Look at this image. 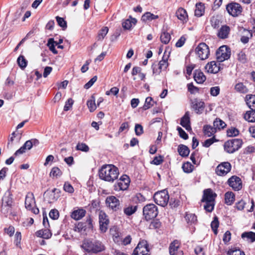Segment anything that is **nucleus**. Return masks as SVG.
<instances>
[{
  "mask_svg": "<svg viewBox=\"0 0 255 255\" xmlns=\"http://www.w3.org/2000/svg\"><path fill=\"white\" fill-rule=\"evenodd\" d=\"M100 179L108 182H113L119 174L118 168L112 164L103 165L99 171Z\"/></svg>",
  "mask_w": 255,
  "mask_h": 255,
  "instance_id": "nucleus-1",
  "label": "nucleus"
},
{
  "mask_svg": "<svg viewBox=\"0 0 255 255\" xmlns=\"http://www.w3.org/2000/svg\"><path fill=\"white\" fill-rule=\"evenodd\" d=\"M81 247L89 254H97L105 250V246L101 242L95 240H85Z\"/></svg>",
  "mask_w": 255,
  "mask_h": 255,
  "instance_id": "nucleus-2",
  "label": "nucleus"
},
{
  "mask_svg": "<svg viewBox=\"0 0 255 255\" xmlns=\"http://www.w3.org/2000/svg\"><path fill=\"white\" fill-rule=\"evenodd\" d=\"M243 141L241 139L229 140L224 143V149L229 153H233L241 147Z\"/></svg>",
  "mask_w": 255,
  "mask_h": 255,
  "instance_id": "nucleus-3",
  "label": "nucleus"
},
{
  "mask_svg": "<svg viewBox=\"0 0 255 255\" xmlns=\"http://www.w3.org/2000/svg\"><path fill=\"white\" fill-rule=\"evenodd\" d=\"M154 202L162 207L165 206L169 201V196L168 192L163 190L155 193L153 196Z\"/></svg>",
  "mask_w": 255,
  "mask_h": 255,
  "instance_id": "nucleus-4",
  "label": "nucleus"
},
{
  "mask_svg": "<svg viewBox=\"0 0 255 255\" xmlns=\"http://www.w3.org/2000/svg\"><path fill=\"white\" fill-rule=\"evenodd\" d=\"M158 213L157 207L153 204H147L143 208V214L147 221L155 218Z\"/></svg>",
  "mask_w": 255,
  "mask_h": 255,
  "instance_id": "nucleus-5",
  "label": "nucleus"
},
{
  "mask_svg": "<svg viewBox=\"0 0 255 255\" xmlns=\"http://www.w3.org/2000/svg\"><path fill=\"white\" fill-rule=\"evenodd\" d=\"M25 207L33 213L36 215L39 212V209L36 207V203L34 195L32 193H28L25 197Z\"/></svg>",
  "mask_w": 255,
  "mask_h": 255,
  "instance_id": "nucleus-6",
  "label": "nucleus"
},
{
  "mask_svg": "<svg viewBox=\"0 0 255 255\" xmlns=\"http://www.w3.org/2000/svg\"><path fill=\"white\" fill-rule=\"evenodd\" d=\"M231 49L226 45H223L216 51V58L218 62H221L230 58Z\"/></svg>",
  "mask_w": 255,
  "mask_h": 255,
  "instance_id": "nucleus-7",
  "label": "nucleus"
},
{
  "mask_svg": "<svg viewBox=\"0 0 255 255\" xmlns=\"http://www.w3.org/2000/svg\"><path fill=\"white\" fill-rule=\"evenodd\" d=\"M195 52L201 60H205L208 58L210 51L208 46L205 43H200L195 49Z\"/></svg>",
  "mask_w": 255,
  "mask_h": 255,
  "instance_id": "nucleus-8",
  "label": "nucleus"
},
{
  "mask_svg": "<svg viewBox=\"0 0 255 255\" xmlns=\"http://www.w3.org/2000/svg\"><path fill=\"white\" fill-rule=\"evenodd\" d=\"M130 180L128 176L124 175L118 182L115 184L114 186V189L116 191H120L121 190H127L129 184Z\"/></svg>",
  "mask_w": 255,
  "mask_h": 255,
  "instance_id": "nucleus-9",
  "label": "nucleus"
},
{
  "mask_svg": "<svg viewBox=\"0 0 255 255\" xmlns=\"http://www.w3.org/2000/svg\"><path fill=\"white\" fill-rule=\"evenodd\" d=\"M147 243L145 240L140 241L133 250L132 255H149Z\"/></svg>",
  "mask_w": 255,
  "mask_h": 255,
  "instance_id": "nucleus-10",
  "label": "nucleus"
},
{
  "mask_svg": "<svg viewBox=\"0 0 255 255\" xmlns=\"http://www.w3.org/2000/svg\"><path fill=\"white\" fill-rule=\"evenodd\" d=\"M106 205L114 211H117L121 209V206L119 200L114 196H109L106 199Z\"/></svg>",
  "mask_w": 255,
  "mask_h": 255,
  "instance_id": "nucleus-11",
  "label": "nucleus"
},
{
  "mask_svg": "<svg viewBox=\"0 0 255 255\" xmlns=\"http://www.w3.org/2000/svg\"><path fill=\"white\" fill-rule=\"evenodd\" d=\"M168 57H165L164 55L163 56L162 59L160 60L157 65L153 64L152 65V72L153 74L159 75L162 70L164 71L166 69L168 66Z\"/></svg>",
  "mask_w": 255,
  "mask_h": 255,
  "instance_id": "nucleus-12",
  "label": "nucleus"
},
{
  "mask_svg": "<svg viewBox=\"0 0 255 255\" xmlns=\"http://www.w3.org/2000/svg\"><path fill=\"white\" fill-rule=\"evenodd\" d=\"M100 230L103 233H105L108 228L110 221L108 215L103 211H101L99 214Z\"/></svg>",
  "mask_w": 255,
  "mask_h": 255,
  "instance_id": "nucleus-13",
  "label": "nucleus"
},
{
  "mask_svg": "<svg viewBox=\"0 0 255 255\" xmlns=\"http://www.w3.org/2000/svg\"><path fill=\"white\" fill-rule=\"evenodd\" d=\"M226 9L230 15L237 16L241 13L243 9L239 3L231 2L227 5Z\"/></svg>",
  "mask_w": 255,
  "mask_h": 255,
  "instance_id": "nucleus-14",
  "label": "nucleus"
},
{
  "mask_svg": "<svg viewBox=\"0 0 255 255\" xmlns=\"http://www.w3.org/2000/svg\"><path fill=\"white\" fill-rule=\"evenodd\" d=\"M231 164L229 162H223L219 164L215 169L216 173L221 176H225L231 170Z\"/></svg>",
  "mask_w": 255,
  "mask_h": 255,
  "instance_id": "nucleus-15",
  "label": "nucleus"
},
{
  "mask_svg": "<svg viewBox=\"0 0 255 255\" xmlns=\"http://www.w3.org/2000/svg\"><path fill=\"white\" fill-rule=\"evenodd\" d=\"M228 184L234 190L239 191L242 188V182L241 178L237 176H233L228 180Z\"/></svg>",
  "mask_w": 255,
  "mask_h": 255,
  "instance_id": "nucleus-16",
  "label": "nucleus"
},
{
  "mask_svg": "<svg viewBox=\"0 0 255 255\" xmlns=\"http://www.w3.org/2000/svg\"><path fill=\"white\" fill-rule=\"evenodd\" d=\"M217 194L214 193L212 189H207L204 191V194L202 199V202H215V198Z\"/></svg>",
  "mask_w": 255,
  "mask_h": 255,
  "instance_id": "nucleus-17",
  "label": "nucleus"
},
{
  "mask_svg": "<svg viewBox=\"0 0 255 255\" xmlns=\"http://www.w3.org/2000/svg\"><path fill=\"white\" fill-rule=\"evenodd\" d=\"M192 107L194 110L195 112L198 114H200L203 113L204 108V102L199 99H194L192 103Z\"/></svg>",
  "mask_w": 255,
  "mask_h": 255,
  "instance_id": "nucleus-18",
  "label": "nucleus"
},
{
  "mask_svg": "<svg viewBox=\"0 0 255 255\" xmlns=\"http://www.w3.org/2000/svg\"><path fill=\"white\" fill-rule=\"evenodd\" d=\"M180 125L187 130H191L190 126V115L189 112H186L183 117L181 119Z\"/></svg>",
  "mask_w": 255,
  "mask_h": 255,
  "instance_id": "nucleus-19",
  "label": "nucleus"
},
{
  "mask_svg": "<svg viewBox=\"0 0 255 255\" xmlns=\"http://www.w3.org/2000/svg\"><path fill=\"white\" fill-rule=\"evenodd\" d=\"M205 69L208 73L215 74L220 70V67L215 61H213L208 63L205 66Z\"/></svg>",
  "mask_w": 255,
  "mask_h": 255,
  "instance_id": "nucleus-20",
  "label": "nucleus"
},
{
  "mask_svg": "<svg viewBox=\"0 0 255 255\" xmlns=\"http://www.w3.org/2000/svg\"><path fill=\"white\" fill-rule=\"evenodd\" d=\"M194 79L198 84H202L206 80V77L200 70H196L194 72Z\"/></svg>",
  "mask_w": 255,
  "mask_h": 255,
  "instance_id": "nucleus-21",
  "label": "nucleus"
},
{
  "mask_svg": "<svg viewBox=\"0 0 255 255\" xmlns=\"http://www.w3.org/2000/svg\"><path fill=\"white\" fill-rule=\"evenodd\" d=\"M86 210L83 209H78L72 212L71 217L75 220H79L85 216Z\"/></svg>",
  "mask_w": 255,
  "mask_h": 255,
  "instance_id": "nucleus-22",
  "label": "nucleus"
},
{
  "mask_svg": "<svg viewBox=\"0 0 255 255\" xmlns=\"http://www.w3.org/2000/svg\"><path fill=\"white\" fill-rule=\"evenodd\" d=\"M176 15L178 19L183 22H186L188 19V15L186 10L182 7L179 8L177 10Z\"/></svg>",
  "mask_w": 255,
  "mask_h": 255,
  "instance_id": "nucleus-23",
  "label": "nucleus"
},
{
  "mask_svg": "<svg viewBox=\"0 0 255 255\" xmlns=\"http://www.w3.org/2000/svg\"><path fill=\"white\" fill-rule=\"evenodd\" d=\"M32 147V143L30 140H27L24 144L14 153L15 156L22 154L26 149L29 150Z\"/></svg>",
  "mask_w": 255,
  "mask_h": 255,
  "instance_id": "nucleus-24",
  "label": "nucleus"
},
{
  "mask_svg": "<svg viewBox=\"0 0 255 255\" xmlns=\"http://www.w3.org/2000/svg\"><path fill=\"white\" fill-rule=\"evenodd\" d=\"M230 30L229 26L223 25L219 29L217 35L220 38L225 39L228 37Z\"/></svg>",
  "mask_w": 255,
  "mask_h": 255,
  "instance_id": "nucleus-25",
  "label": "nucleus"
},
{
  "mask_svg": "<svg viewBox=\"0 0 255 255\" xmlns=\"http://www.w3.org/2000/svg\"><path fill=\"white\" fill-rule=\"evenodd\" d=\"M35 235L38 237L46 239H49L52 236V234L50 231L47 228L37 231L35 233Z\"/></svg>",
  "mask_w": 255,
  "mask_h": 255,
  "instance_id": "nucleus-26",
  "label": "nucleus"
},
{
  "mask_svg": "<svg viewBox=\"0 0 255 255\" xmlns=\"http://www.w3.org/2000/svg\"><path fill=\"white\" fill-rule=\"evenodd\" d=\"M246 99L247 104L251 110L255 111V95H247Z\"/></svg>",
  "mask_w": 255,
  "mask_h": 255,
  "instance_id": "nucleus-27",
  "label": "nucleus"
},
{
  "mask_svg": "<svg viewBox=\"0 0 255 255\" xmlns=\"http://www.w3.org/2000/svg\"><path fill=\"white\" fill-rule=\"evenodd\" d=\"M179 248V243L178 241L175 240L172 242L169 248V254L170 255H177V251Z\"/></svg>",
  "mask_w": 255,
  "mask_h": 255,
  "instance_id": "nucleus-28",
  "label": "nucleus"
},
{
  "mask_svg": "<svg viewBox=\"0 0 255 255\" xmlns=\"http://www.w3.org/2000/svg\"><path fill=\"white\" fill-rule=\"evenodd\" d=\"M177 149L179 155L182 157H187L188 156L190 153V150L189 148L185 145H179Z\"/></svg>",
  "mask_w": 255,
  "mask_h": 255,
  "instance_id": "nucleus-29",
  "label": "nucleus"
},
{
  "mask_svg": "<svg viewBox=\"0 0 255 255\" xmlns=\"http://www.w3.org/2000/svg\"><path fill=\"white\" fill-rule=\"evenodd\" d=\"M13 200L12 198V195L9 191H7L4 194L2 199V204L4 205H8L12 206Z\"/></svg>",
  "mask_w": 255,
  "mask_h": 255,
  "instance_id": "nucleus-30",
  "label": "nucleus"
},
{
  "mask_svg": "<svg viewBox=\"0 0 255 255\" xmlns=\"http://www.w3.org/2000/svg\"><path fill=\"white\" fill-rule=\"evenodd\" d=\"M205 12V6L203 3L201 2L197 3L196 4V8L195 10V15L200 17L203 15Z\"/></svg>",
  "mask_w": 255,
  "mask_h": 255,
  "instance_id": "nucleus-31",
  "label": "nucleus"
},
{
  "mask_svg": "<svg viewBox=\"0 0 255 255\" xmlns=\"http://www.w3.org/2000/svg\"><path fill=\"white\" fill-rule=\"evenodd\" d=\"M158 18V16L157 15H154L150 12H146L142 16L141 20L144 22L150 21Z\"/></svg>",
  "mask_w": 255,
  "mask_h": 255,
  "instance_id": "nucleus-32",
  "label": "nucleus"
},
{
  "mask_svg": "<svg viewBox=\"0 0 255 255\" xmlns=\"http://www.w3.org/2000/svg\"><path fill=\"white\" fill-rule=\"evenodd\" d=\"M204 133L207 137H210L213 135L216 131L215 128L211 126L206 125L203 127Z\"/></svg>",
  "mask_w": 255,
  "mask_h": 255,
  "instance_id": "nucleus-33",
  "label": "nucleus"
},
{
  "mask_svg": "<svg viewBox=\"0 0 255 255\" xmlns=\"http://www.w3.org/2000/svg\"><path fill=\"white\" fill-rule=\"evenodd\" d=\"M235 200V195L232 192H228L225 194V203L229 205H232Z\"/></svg>",
  "mask_w": 255,
  "mask_h": 255,
  "instance_id": "nucleus-34",
  "label": "nucleus"
},
{
  "mask_svg": "<svg viewBox=\"0 0 255 255\" xmlns=\"http://www.w3.org/2000/svg\"><path fill=\"white\" fill-rule=\"evenodd\" d=\"M244 118L249 122H255V111L250 110L246 112Z\"/></svg>",
  "mask_w": 255,
  "mask_h": 255,
  "instance_id": "nucleus-35",
  "label": "nucleus"
},
{
  "mask_svg": "<svg viewBox=\"0 0 255 255\" xmlns=\"http://www.w3.org/2000/svg\"><path fill=\"white\" fill-rule=\"evenodd\" d=\"M185 218L187 223L190 225L194 224L197 221V217L192 213H186Z\"/></svg>",
  "mask_w": 255,
  "mask_h": 255,
  "instance_id": "nucleus-36",
  "label": "nucleus"
},
{
  "mask_svg": "<svg viewBox=\"0 0 255 255\" xmlns=\"http://www.w3.org/2000/svg\"><path fill=\"white\" fill-rule=\"evenodd\" d=\"M235 89L236 91L243 94H246L249 91L247 87L243 83H239L236 84Z\"/></svg>",
  "mask_w": 255,
  "mask_h": 255,
  "instance_id": "nucleus-37",
  "label": "nucleus"
},
{
  "mask_svg": "<svg viewBox=\"0 0 255 255\" xmlns=\"http://www.w3.org/2000/svg\"><path fill=\"white\" fill-rule=\"evenodd\" d=\"M17 62L18 66L22 69H24L27 65V61L25 59L23 55H20L18 57L17 59Z\"/></svg>",
  "mask_w": 255,
  "mask_h": 255,
  "instance_id": "nucleus-38",
  "label": "nucleus"
},
{
  "mask_svg": "<svg viewBox=\"0 0 255 255\" xmlns=\"http://www.w3.org/2000/svg\"><path fill=\"white\" fill-rule=\"evenodd\" d=\"M219 222L217 216H215L213 221L211 223V228L215 235L218 234V228L219 227Z\"/></svg>",
  "mask_w": 255,
  "mask_h": 255,
  "instance_id": "nucleus-39",
  "label": "nucleus"
},
{
  "mask_svg": "<svg viewBox=\"0 0 255 255\" xmlns=\"http://www.w3.org/2000/svg\"><path fill=\"white\" fill-rule=\"evenodd\" d=\"M213 125L215 129H223L226 126V123L220 119H216Z\"/></svg>",
  "mask_w": 255,
  "mask_h": 255,
  "instance_id": "nucleus-40",
  "label": "nucleus"
},
{
  "mask_svg": "<svg viewBox=\"0 0 255 255\" xmlns=\"http://www.w3.org/2000/svg\"><path fill=\"white\" fill-rule=\"evenodd\" d=\"M87 105L91 112H94L96 109L97 106L95 104V97L93 96L91 97L90 100L87 101Z\"/></svg>",
  "mask_w": 255,
  "mask_h": 255,
  "instance_id": "nucleus-41",
  "label": "nucleus"
},
{
  "mask_svg": "<svg viewBox=\"0 0 255 255\" xmlns=\"http://www.w3.org/2000/svg\"><path fill=\"white\" fill-rule=\"evenodd\" d=\"M171 36L169 33L162 32L160 35L161 42L165 44H167L170 40Z\"/></svg>",
  "mask_w": 255,
  "mask_h": 255,
  "instance_id": "nucleus-42",
  "label": "nucleus"
},
{
  "mask_svg": "<svg viewBox=\"0 0 255 255\" xmlns=\"http://www.w3.org/2000/svg\"><path fill=\"white\" fill-rule=\"evenodd\" d=\"M154 101L151 97H148L146 98L145 103L142 107L143 110H146L153 106Z\"/></svg>",
  "mask_w": 255,
  "mask_h": 255,
  "instance_id": "nucleus-43",
  "label": "nucleus"
},
{
  "mask_svg": "<svg viewBox=\"0 0 255 255\" xmlns=\"http://www.w3.org/2000/svg\"><path fill=\"white\" fill-rule=\"evenodd\" d=\"M136 206H130L125 208L124 209V212L126 215L128 216H130L134 213L136 212Z\"/></svg>",
  "mask_w": 255,
  "mask_h": 255,
  "instance_id": "nucleus-44",
  "label": "nucleus"
},
{
  "mask_svg": "<svg viewBox=\"0 0 255 255\" xmlns=\"http://www.w3.org/2000/svg\"><path fill=\"white\" fill-rule=\"evenodd\" d=\"M242 237L243 238H246L251 242H254L255 241V233L252 232H245L242 234Z\"/></svg>",
  "mask_w": 255,
  "mask_h": 255,
  "instance_id": "nucleus-45",
  "label": "nucleus"
},
{
  "mask_svg": "<svg viewBox=\"0 0 255 255\" xmlns=\"http://www.w3.org/2000/svg\"><path fill=\"white\" fill-rule=\"evenodd\" d=\"M228 255H245L244 252L236 248H231L227 252Z\"/></svg>",
  "mask_w": 255,
  "mask_h": 255,
  "instance_id": "nucleus-46",
  "label": "nucleus"
},
{
  "mask_svg": "<svg viewBox=\"0 0 255 255\" xmlns=\"http://www.w3.org/2000/svg\"><path fill=\"white\" fill-rule=\"evenodd\" d=\"M193 165L189 162H187L183 164L182 168L184 172L186 173H190L193 171Z\"/></svg>",
  "mask_w": 255,
  "mask_h": 255,
  "instance_id": "nucleus-47",
  "label": "nucleus"
},
{
  "mask_svg": "<svg viewBox=\"0 0 255 255\" xmlns=\"http://www.w3.org/2000/svg\"><path fill=\"white\" fill-rule=\"evenodd\" d=\"M108 31L109 29L107 27H104L101 30H100L98 33V40H103L108 33Z\"/></svg>",
  "mask_w": 255,
  "mask_h": 255,
  "instance_id": "nucleus-48",
  "label": "nucleus"
},
{
  "mask_svg": "<svg viewBox=\"0 0 255 255\" xmlns=\"http://www.w3.org/2000/svg\"><path fill=\"white\" fill-rule=\"evenodd\" d=\"M12 206L2 204L1 212L4 215L11 214L12 212Z\"/></svg>",
  "mask_w": 255,
  "mask_h": 255,
  "instance_id": "nucleus-49",
  "label": "nucleus"
},
{
  "mask_svg": "<svg viewBox=\"0 0 255 255\" xmlns=\"http://www.w3.org/2000/svg\"><path fill=\"white\" fill-rule=\"evenodd\" d=\"M62 175V171L60 169L57 167H54L52 168L51 172L50 173V176L51 177H56L60 176Z\"/></svg>",
  "mask_w": 255,
  "mask_h": 255,
  "instance_id": "nucleus-50",
  "label": "nucleus"
},
{
  "mask_svg": "<svg viewBox=\"0 0 255 255\" xmlns=\"http://www.w3.org/2000/svg\"><path fill=\"white\" fill-rule=\"evenodd\" d=\"M239 134V130L235 128H231L227 130V136L229 137L236 136L238 135Z\"/></svg>",
  "mask_w": 255,
  "mask_h": 255,
  "instance_id": "nucleus-51",
  "label": "nucleus"
},
{
  "mask_svg": "<svg viewBox=\"0 0 255 255\" xmlns=\"http://www.w3.org/2000/svg\"><path fill=\"white\" fill-rule=\"evenodd\" d=\"M76 149L84 152H88L89 150V146L84 143L79 142L76 145Z\"/></svg>",
  "mask_w": 255,
  "mask_h": 255,
  "instance_id": "nucleus-52",
  "label": "nucleus"
},
{
  "mask_svg": "<svg viewBox=\"0 0 255 255\" xmlns=\"http://www.w3.org/2000/svg\"><path fill=\"white\" fill-rule=\"evenodd\" d=\"M205 203L204 205V208L206 211L208 212H211L214 208L215 202H209L208 201L204 202Z\"/></svg>",
  "mask_w": 255,
  "mask_h": 255,
  "instance_id": "nucleus-53",
  "label": "nucleus"
},
{
  "mask_svg": "<svg viewBox=\"0 0 255 255\" xmlns=\"http://www.w3.org/2000/svg\"><path fill=\"white\" fill-rule=\"evenodd\" d=\"M55 41L53 38H50L47 43V46L49 47V50L52 51L54 54H57L58 51L55 48Z\"/></svg>",
  "mask_w": 255,
  "mask_h": 255,
  "instance_id": "nucleus-54",
  "label": "nucleus"
},
{
  "mask_svg": "<svg viewBox=\"0 0 255 255\" xmlns=\"http://www.w3.org/2000/svg\"><path fill=\"white\" fill-rule=\"evenodd\" d=\"M87 225L84 222H79L75 227L74 231L77 232H81L82 231H85L87 229Z\"/></svg>",
  "mask_w": 255,
  "mask_h": 255,
  "instance_id": "nucleus-55",
  "label": "nucleus"
},
{
  "mask_svg": "<svg viewBox=\"0 0 255 255\" xmlns=\"http://www.w3.org/2000/svg\"><path fill=\"white\" fill-rule=\"evenodd\" d=\"M56 21L58 24L63 29L67 27V23L63 18L60 17L58 16L56 17Z\"/></svg>",
  "mask_w": 255,
  "mask_h": 255,
  "instance_id": "nucleus-56",
  "label": "nucleus"
},
{
  "mask_svg": "<svg viewBox=\"0 0 255 255\" xmlns=\"http://www.w3.org/2000/svg\"><path fill=\"white\" fill-rule=\"evenodd\" d=\"M163 161V157L161 155L155 156L154 157L153 160L151 161V163L154 165H159Z\"/></svg>",
  "mask_w": 255,
  "mask_h": 255,
  "instance_id": "nucleus-57",
  "label": "nucleus"
},
{
  "mask_svg": "<svg viewBox=\"0 0 255 255\" xmlns=\"http://www.w3.org/2000/svg\"><path fill=\"white\" fill-rule=\"evenodd\" d=\"M238 60L242 63H245L247 61V56L243 51H240L238 55Z\"/></svg>",
  "mask_w": 255,
  "mask_h": 255,
  "instance_id": "nucleus-58",
  "label": "nucleus"
},
{
  "mask_svg": "<svg viewBox=\"0 0 255 255\" xmlns=\"http://www.w3.org/2000/svg\"><path fill=\"white\" fill-rule=\"evenodd\" d=\"M217 140L216 139L215 136H213L212 137V138H209V139H206L204 142V143H203V145L204 146V147H209L211 145H212L213 143H214L215 142L217 141Z\"/></svg>",
  "mask_w": 255,
  "mask_h": 255,
  "instance_id": "nucleus-59",
  "label": "nucleus"
},
{
  "mask_svg": "<svg viewBox=\"0 0 255 255\" xmlns=\"http://www.w3.org/2000/svg\"><path fill=\"white\" fill-rule=\"evenodd\" d=\"M63 189L65 192L72 193L74 190L73 186L68 182L65 183L63 187Z\"/></svg>",
  "mask_w": 255,
  "mask_h": 255,
  "instance_id": "nucleus-60",
  "label": "nucleus"
},
{
  "mask_svg": "<svg viewBox=\"0 0 255 255\" xmlns=\"http://www.w3.org/2000/svg\"><path fill=\"white\" fill-rule=\"evenodd\" d=\"M21 240V234L19 232H16L15 235L14 243L16 247H20V242Z\"/></svg>",
  "mask_w": 255,
  "mask_h": 255,
  "instance_id": "nucleus-61",
  "label": "nucleus"
},
{
  "mask_svg": "<svg viewBox=\"0 0 255 255\" xmlns=\"http://www.w3.org/2000/svg\"><path fill=\"white\" fill-rule=\"evenodd\" d=\"M134 130L136 135L138 136L141 135L143 132V127L139 124H136L135 125Z\"/></svg>",
  "mask_w": 255,
  "mask_h": 255,
  "instance_id": "nucleus-62",
  "label": "nucleus"
},
{
  "mask_svg": "<svg viewBox=\"0 0 255 255\" xmlns=\"http://www.w3.org/2000/svg\"><path fill=\"white\" fill-rule=\"evenodd\" d=\"M74 101L71 98H69L66 102L64 107V111H68L70 109L73 104Z\"/></svg>",
  "mask_w": 255,
  "mask_h": 255,
  "instance_id": "nucleus-63",
  "label": "nucleus"
},
{
  "mask_svg": "<svg viewBox=\"0 0 255 255\" xmlns=\"http://www.w3.org/2000/svg\"><path fill=\"white\" fill-rule=\"evenodd\" d=\"M177 130L178 131L179 136L181 138H183L184 139H187L188 138V134L181 127H178L177 128Z\"/></svg>",
  "mask_w": 255,
  "mask_h": 255,
  "instance_id": "nucleus-64",
  "label": "nucleus"
}]
</instances>
